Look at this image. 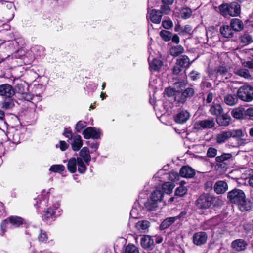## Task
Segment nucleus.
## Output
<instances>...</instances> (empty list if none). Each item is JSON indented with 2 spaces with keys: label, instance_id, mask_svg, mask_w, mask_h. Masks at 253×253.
I'll use <instances>...</instances> for the list:
<instances>
[{
  "label": "nucleus",
  "instance_id": "1",
  "mask_svg": "<svg viewBox=\"0 0 253 253\" xmlns=\"http://www.w3.org/2000/svg\"><path fill=\"white\" fill-rule=\"evenodd\" d=\"M237 95L242 101L251 102L253 100V87L250 85H244L239 87Z\"/></svg>",
  "mask_w": 253,
  "mask_h": 253
},
{
  "label": "nucleus",
  "instance_id": "2",
  "mask_svg": "<svg viewBox=\"0 0 253 253\" xmlns=\"http://www.w3.org/2000/svg\"><path fill=\"white\" fill-rule=\"evenodd\" d=\"M215 200V198L209 194H203L196 200L195 205L198 209L209 208Z\"/></svg>",
  "mask_w": 253,
  "mask_h": 253
},
{
  "label": "nucleus",
  "instance_id": "3",
  "mask_svg": "<svg viewBox=\"0 0 253 253\" xmlns=\"http://www.w3.org/2000/svg\"><path fill=\"white\" fill-rule=\"evenodd\" d=\"M8 222L10 223L12 225L15 227H18L23 224V220L20 217L12 216L7 219L3 220L0 225L1 236H3L6 231V225Z\"/></svg>",
  "mask_w": 253,
  "mask_h": 253
},
{
  "label": "nucleus",
  "instance_id": "4",
  "mask_svg": "<svg viewBox=\"0 0 253 253\" xmlns=\"http://www.w3.org/2000/svg\"><path fill=\"white\" fill-rule=\"evenodd\" d=\"M164 196L163 192L160 190L156 189L154 190L151 196V201H148L146 206L150 210H153L157 207V202L162 201Z\"/></svg>",
  "mask_w": 253,
  "mask_h": 253
},
{
  "label": "nucleus",
  "instance_id": "5",
  "mask_svg": "<svg viewBox=\"0 0 253 253\" xmlns=\"http://www.w3.org/2000/svg\"><path fill=\"white\" fill-rule=\"evenodd\" d=\"M245 194L241 189H234L228 193L227 198L229 201L234 204L240 203L242 200L244 199Z\"/></svg>",
  "mask_w": 253,
  "mask_h": 253
},
{
  "label": "nucleus",
  "instance_id": "6",
  "mask_svg": "<svg viewBox=\"0 0 253 253\" xmlns=\"http://www.w3.org/2000/svg\"><path fill=\"white\" fill-rule=\"evenodd\" d=\"M195 93V91L194 88L188 87L182 93L177 92L175 97H174V100L178 103L183 104L185 102L187 98L192 97Z\"/></svg>",
  "mask_w": 253,
  "mask_h": 253
},
{
  "label": "nucleus",
  "instance_id": "7",
  "mask_svg": "<svg viewBox=\"0 0 253 253\" xmlns=\"http://www.w3.org/2000/svg\"><path fill=\"white\" fill-rule=\"evenodd\" d=\"M15 94L12 86L8 84L0 85V96L5 98H11Z\"/></svg>",
  "mask_w": 253,
  "mask_h": 253
},
{
  "label": "nucleus",
  "instance_id": "8",
  "mask_svg": "<svg viewBox=\"0 0 253 253\" xmlns=\"http://www.w3.org/2000/svg\"><path fill=\"white\" fill-rule=\"evenodd\" d=\"M83 135L86 139L90 138L98 139L100 136V131L94 127L89 126L83 131Z\"/></svg>",
  "mask_w": 253,
  "mask_h": 253
},
{
  "label": "nucleus",
  "instance_id": "9",
  "mask_svg": "<svg viewBox=\"0 0 253 253\" xmlns=\"http://www.w3.org/2000/svg\"><path fill=\"white\" fill-rule=\"evenodd\" d=\"M16 92L20 94V97L22 99L30 101L33 99V96L27 92L28 88L22 84H17Z\"/></svg>",
  "mask_w": 253,
  "mask_h": 253
},
{
  "label": "nucleus",
  "instance_id": "10",
  "mask_svg": "<svg viewBox=\"0 0 253 253\" xmlns=\"http://www.w3.org/2000/svg\"><path fill=\"white\" fill-rule=\"evenodd\" d=\"M186 212L185 211L181 212L178 215L174 217H168L165 219L161 224L160 228L161 230H164L169 227L176 220L185 216Z\"/></svg>",
  "mask_w": 253,
  "mask_h": 253
},
{
  "label": "nucleus",
  "instance_id": "11",
  "mask_svg": "<svg viewBox=\"0 0 253 253\" xmlns=\"http://www.w3.org/2000/svg\"><path fill=\"white\" fill-rule=\"evenodd\" d=\"M147 18L154 23L159 24L161 22L162 15L158 10H148Z\"/></svg>",
  "mask_w": 253,
  "mask_h": 253
},
{
  "label": "nucleus",
  "instance_id": "12",
  "mask_svg": "<svg viewBox=\"0 0 253 253\" xmlns=\"http://www.w3.org/2000/svg\"><path fill=\"white\" fill-rule=\"evenodd\" d=\"M140 244L144 249L151 250L154 248V242L151 236L144 235L141 238Z\"/></svg>",
  "mask_w": 253,
  "mask_h": 253
},
{
  "label": "nucleus",
  "instance_id": "13",
  "mask_svg": "<svg viewBox=\"0 0 253 253\" xmlns=\"http://www.w3.org/2000/svg\"><path fill=\"white\" fill-rule=\"evenodd\" d=\"M207 240V236L204 232H198L195 233L193 236V242L194 244L200 246L204 244Z\"/></svg>",
  "mask_w": 253,
  "mask_h": 253
},
{
  "label": "nucleus",
  "instance_id": "14",
  "mask_svg": "<svg viewBox=\"0 0 253 253\" xmlns=\"http://www.w3.org/2000/svg\"><path fill=\"white\" fill-rule=\"evenodd\" d=\"M150 223L147 220L138 221L135 225V228L138 233H146L148 232Z\"/></svg>",
  "mask_w": 253,
  "mask_h": 253
},
{
  "label": "nucleus",
  "instance_id": "15",
  "mask_svg": "<svg viewBox=\"0 0 253 253\" xmlns=\"http://www.w3.org/2000/svg\"><path fill=\"white\" fill-rule=\"evenodd\" d=\"M247 245L248 243L246 241L239 239L233 241L231 246L236 251H242L246 249Z\"/></svg>",
  "mask_w": 253,
  "mask_h": 253
},
{
  "label": "nucleus",
  "instance_id": "16",
  "mask_svg": "<svg viewBox=\"0 0 253 253\" xmlns=\"http://www.w3.org/2000/svg\"><path fill=\"white\" fill-rule=\"evenodd\" d=\"M229 15L232 17H236L241 13L240 5L236 2H231L229 4Z\"/></svg>",
  "mask_w": 253,
  "mask_h": 253
},
{
  "label": "nucleus",
  "instance_id": "17",
  "mask_svg": "<svg viewBox=\"0 0 253 253\" xmlns=\"http://www.w3.org/2000/svg\"><path fill=\"white\" fill-rule=\"evenodd\" d=\"M179 174L183 177L192 178L195 175V172L192 168L189 166H183L180 170Z\"/></svg>",
  "mask_w": 253,
  "mask_h": 253
},
{
  "label": "nucleus",
  "instance_id": "18",
  "mask_svg": "<svg viewBox=\"0 0 253 253\" xmlns=\"http://www.w3.org/2000/svg\"><path fill=\"white\" fill-rule=\"evenodd\" d=\"M237 205L239 210L242 212L250 211L253 207L252 202L250 200L246 199V196L244 197V199L242 200Z\"/></svg>",
  "mask_w": 253,
  "mask_h": 253
},
{
  "label": "nucleus",
  "instance_id": "19",
  "mask_svg": "<svg viewBox=\"0 0 253 253\" xmlns=\"http://www.w3.org/2000/svg\"><path fill=\"white\" fill-rule=\"evenodd\" d=\"M190 117L189 113L186 110L180 111L175 117L174 120L176 122L182 124L186 122Z\"/></svg>",
  "mask_w": 253,
  "mask_h": 253
},
{
  "label": "nucleus",
  "instance_id": "20",
  "mask_svg": "<svg viewBox=\"0 0 253 253\" xmlns=\"http://www.w3.org/2000/svg\"><path fill=\"white\" fill-rule=\"evenodd\" d=\"M227 189L228 185L223 181H217L214 186V191L218 194L224 193Z\"/></svg>",
  "mask_w": 253,
  "mask_h": 253
},
{
  "label": "nucleus",
  "instance_id": "21",
  "mask_svg": "<svg viewBox=\"0 0 253 253\" xmlns=\"http://www.w3.org/2000/svg\"><path fill=\"white\" fill-rule=\"evenodd\" d=\"M215 123L213 119L204 120L197 122L196 125L197 127L202 128H211L214 126Z\"/></svg>",
  "mask_w": 253,
  "mask_h": 253
},
{
  "label": "nucleus",
  "instance_id": "22",
  "mask_svg": "<svg viewBox=\"0 0 253 253\" xmlns=\"http://www.w3.org/2000/svg\"><path fill=\"white\" fill-rule=\"evenodd\" d=\"M231 121L230 116L226 113L224 112L220 116L216 118L217 123L222 126H228Z\"/></svg>",
  "mask_w": 253,
  "mask_h": 253
},
{
  "label": "nucleus",
  "instance_id": "23",
  "mask_svg": "<svg viewBox=\"0 0 253 253\" xmlns=\"http://www.w3.org/2000/svg\"><path fill=\"white\" fill-rule=\"evenodd\" d=\"M220 32L224 38H226L233 37L234 33L230 25H224L220 27Z\"/></svg>",
  "mask_w": 253,
  "mask_h": 253
},
{
  "label": "nucleus",
  "instance_id": "24",
  "mask_svg": "<svg viewBox=\"0 0 253 253\" xmlns=\"http://www.w3.org/2000/svg\"><path fill=\"white\" fill-rule=\"evenodd\" d=\"M193 61H190L188 57L185 55L180 56L177 59L176 63L177 65L182 68H188Z\"/></svg>",
  "mask_w": 253,
  "mask_h": 253
},
{
  "label": "nucleus",
  "instance_id": "25",
  "mask_svg": "<svg viewBox=\"0 0 253 253\" xmlns=\"http://www.w3.org/2000/svg\"><path fill=\"white\" fill-rule=\"evenodd\" d=\"M230 25L234 32L240 31L244 28V24L242 21L237 18L232 19L230 21Z\"/></svg>",
  "mask_w": 253,
  "mask_h": 253
},
{
  "label": "nucleus",
  "instance_id": "26",
  "mask_svg": "<svg viewBox=\"0 0 253 253\" xmlns=\"http://www.w3.org/2000/svg\"><path fill=\"white\" fill-rule=\"evenodd\" d=\"M231 114L236 119H243L245 117V109L242 106L235 108L232 110Z\"/></svg>",
  "mask_w": 253,
  "mask_h": 253
},
{
  "label": "nucleus",
  "instance_id": "27",
  "mask_svg": "<svg viewBox=\"0 0 253 253\" xmlns=\"http://www.w3.org/2000/svg\"><path fill=\"white\" fill-rule=\"evenodd\" d=\"M238 97L235 94H226L224 97V103L229 106H234L236 105L238 101Z\"/></svg>",
  "mask_w": 253,
  "mask_h": 253
},
{
  "label": "nucleus",
  "instance_id": "28",
  "mask_svg": "<svg viewBox=\"0 0 253 253\" xmlns=\"http://www.w3.org/2000/svg\"><path fill=\"white\" fill-rule=\"evenodd\" d=\"M210 113L218 117L223 113V109L222 106L219 104H215L211 106L210 110Z\"/></svg>",
  "mask_w": 253,
  "mask_h": 253
},
{
  "label": "nucleus",
  "instance_id": "29",
  "mask_svg": "<svg viewBox=\"0 0 253 253\" xmlns=\"http://www.w3.org/2000/svg\"><path fill=\"white\" fill-rule=\"evenodd\" d=\"M71 146L72 149L74 151H77L80 150L83 146V141L80 135H77L74 137L73 142L71 143Z\"/></svg>",
  "mask_w": 253,
  "mask_h": 253
},
{
  "label": "nucleus",
  "instance_id": "30",
  "mask_svg": "<svg viewBox=\"0 0 253 253\" xmlns=\"http://www.w3.org/2000/svg\"><path fill=\"white\" fill-rule=\"evenodd\" d=\"M230 138L231 137L230 136L229 131H223L216 135V142L218 144H222L223 143H224L226 140H227Z\"/></svg>",
  "mask_w": 253,
  "mask_h": 253
},
{
  "label": "nucleus",
  "instance_id": "31",
  "mask_svg": "<svg viewBox=\"0 0 253 253\" xmlns=\"http://www.w3.org/2000/svg\"><path fill=\"white\" fill-rule=\"evenodd\" d=\"M80 155L82 159L88 165L91 160V156L89 154V151L87 147H84L80 152Z\"/></svg>",
  "mask_w": 253,
  "mask_h": 253
},
{
  "label": "nucleus",
  "instance_id": "32",
  "mask_svg": "<svg viewBox=\"0 0 253 253\" xmlns=\"http://www.w3.org/2000/svg\"><path fill=\"white\" fill-rule=\"evenodd\" d=\"M77 158H72L70 159L67 164V168L71 173H75L77 170Z\"/></svg>",
  "mask_w": 253,
  "mask_h": 253
},
{
  "label": "nucleus",
  "instance_id": "33",
  "mask_svg": "<svg viewBox=\"0 0 253 253\" xmlns=\"http://www.w3.org/2000/svg\"><path fill=\"white\" fill-rule=\"evenodd\" d=\"M55 213L53 209L48 208L42 215V219L47 222L48 219H53L55 217Z\"/></svg>",
  "mask_w": 253,
  "mask_h": 253
},
{
  "label": "nucleus",
  "instance_id": "34",
  "mask_svg": "<svg viewBox=\"0 0 253 253\" xmlns=\"http://www.w3.org/2000/svg\"><path fill=\"white\" fill-rule=\"evenodd\" d=\"M163 65L162 62L158 59H154L150 64L149 66L151 70L159 71Z\"/></svg>",
  "mask_w": 253,
  "mask_h": 253
},
{
  "label": "nucleus",
  "instance_id": "35",
  "mask_svg": "<svg viewBox=\"0 0 253 253\" xmlns=\"http://www.w3.org/2000/svg\"><path fill=\"white\" fill-rule=\"evenodd\" d=\"M184 50L182 46L178 45L172 47L170 49L169 52L171 55L176 57L182 53Z\"/></svg>",
  "mask_w": 253,
  "mask_h": 253
},
{
  "label": "nucleus",
  "instance_id": "36",
  "mask_svg": "<svg viewBox=\"0 0 253 253\" xmlns=\"http://www.w3.org/2000/svg\"><path fill=\"white\" fill-rule=\"evenodd\" d=\"M216 76H221L225 77V79H227L231 76L230 73L228 72L227 68L224 66H220L218 68L216 72Z\"/></svg>",
  "mask_w": 253,
  "mask_h": 253
},
{
  "label": "nucleus",
  "instance_id": "37",
  "mask_svg": "<svg viewBox=\"0 0 253 253\" xmlns=\"http://www.w3.org/2000/svg\"><path fill=\"white\" fill-rule=\"evenodd\" d=\"M175 187V184L172 182L165 183L162 186V189L167 194H170Z\"/></svg>",
  "mask_w": 253,
  "mask_h": 253
},
{
  "label": "nucleus",
  "instance_id": "38",
  "mask_svg": "<svg viewBox=\"0 0 253 253\" xmlns=\"http://www.w3.org/2000/svg\"><path fill=\"white\" fill-rule=\"evenodd\" d=\"M77 165L78 166V171L81 174L84 173L86 170V167L81 157H77Z\"/></svg>",
  "mask_w": 253,
  "mask_h": 253
},
{
  "label": "nucleus",
  "instance_id": "39",
  "mask_svg": "<svg viewBox=\"0 0 253 253\" xmlns=\"http://www.w3.org/2000/svg\"><path fill=\"white\" fill-rule=\"evenodd\" d=\"M160 36L166 42L169 41L172 37V33L167 30H162L160 32Z\"/></svg>",
  "mask_w": 253,
  "mask_h": 253
},
{
  "label": "nucleus",
  "instance_id": "40",
  "mask_svg": "<svg viewBox=\"0 0 253 253\" xmlns=\"http://www.w3.org/2000/svg\"><path fill=\"white\" fill-rule=\"evenodd\" d=\"M14 106V102L13 99L9 98L8 100H5L1 104L2 108L9 110L12 108Z\"/></svg>",
  "mask_w": 253,
  "mask_h": 253
},
{
  "label": "nucleus",
  "instance_id": "41",
  "mask_svg": "<svg viewBox=\"0 0 253 253\" xmlns=\"http://www.w3.org/2000/svg\"><path fill=\"white\" fill-rule=\"evenodd\" d=\"M230 131V137L234 138H242L244 136V133L241 129L233 130Z\"/></svg>",
  "mask_w": 253,
  "mask_h": 253
},
{
  "label": "nucleus",
  "instance_id": "42",
  "mask_svg": "<svg viewBox=\"0 0 253 253\" xmlns=\"http://www.w3.org/2000/svg\"><path fill=\"white\" fill-rule=\"evenodd\" d=\"M220 13L223 16L226 17L229 15V4H222L218 6Z\"/></svg>",
  "mask_w": 253,
  "mask_h": 253
},
{
  "label": "nucleus",
  "instance_id": "43",
  "mask_svg": "<svg viewBox=\"0 0 253 253\" xmlns=\"http://www.w3.org/2000/svg\"><path fill=\"white\" fill-rule=\"evenodd\" d=\"M241 42L246 44H249L253 42V37L248 33H245L240 37Z\"/></svg>",
  "mask_w": 253,
  "mask_h": 253
},
{
  "label": "nucleus",
  "instance_id": "44",
  "mask_svg": "<svg viewBox=\"0 0 253 253\" xmlns=\"http://www.w3.org/2000/svg\"><path fill=\"white\" fill-rule=\"evenodd\" d=\"M232 157V155L230 153H224L221 156H219L216 157L215 160L217 162H223L228 159H230Z\"/></svg>",
  "mask_w": 253,
  "mask_h": 253
},
{
  "label": "nucleus",
  "instance_id": "45",
  "mask_svg": "<svg viewBox=\"0 0 253 253\" xmlns=\"http://www.w3.org/2000/svg\"><path fill=\"white\" fill-rule=\"evenodd\" d=\"M236 74L245 78H249L250 77V75L248 70L246 69H241L237 70L235 72Z\"/></svg>",
  "mask_w": 253,
  "mask_h": 253
},
{
  "label": "nucleus",
  "instance_id": "46",
  "mask_svg": "<svg viewBox=\"0 0 253 253\" xmlns=\"http://www.w3.org/2000/svg\"><path fill=\"white\" fill-rule=\"evenodd\" d=\"M65 167L62 165H53L49 169V170L54 172H61L64 170Z\"/></svg>",
  "mask_w": 253,
  "mask_h": 253
},
{
  "label": "nucleus",
  "instance_id": "47",
  "mask_svg": "<svg viewBox=\"0 0 253 253\" xmlns=\"http://www.w3.org/2000/svg\"><path fill=\"white\" fill-rule=\"evenodd\" d=\"M125 253H139V250L135 246L129 244L126 248Z\"/></svg>",
  "mask_w": 253,
  "mask_h": 253
},
{
  "label": "nucleus",
  "instance_id": "48",
  "mask_svg": "<svg viewBox=\"0 0 253 253\" xmlns=\"http://www.w3.org/2000/svg\"><path fill=\"white\" fill-rule=\"evenodd\" d=\"M169 5L164 4L161 6L160 10H159L161 14L168 15L169 14L171 11V9L169 6Z\"/></svg>",
  "mask_w": 253,
  "mask_h": 253
},
{
  "label": "nucleus",
  "instance_id": "49",
  "mask_svg": "<svg viewBox=\"0 0 253 253\" xmlns=\"http://www.w3.org/2000/svg\"><path fill=\"white\" fill-rule=\"evenodd\" d=\"M186 192L187 189L186 188V187L183 186H180L176 188L175 192V195L176 196H182L184 194H185Z\"/></svg>",
  "mask_w": 253,
  "mask_h": 253
},
{
  "label": "nucleus",
  "instance_id": "50",
  "mask_svg": "<svg viewBox=\"0 0 253 253\" xmlns=\"http://www.w3.org/2000/svg\"><path fill=\"white\" fill-rule=\"evenodd\" d=\"M86 126V123L84 121H79L77 122L75 129L77 132H80Z\"/></svg>",
  "mask_w": 253,
  "mask_h": 253
},
{
  "label": "nucleus",
  "instance_id": "51",
  "mask_svg": "<svg viewBox=\"0 0 253 253\" xmlns=\"http://www.w3.org/2000/svg\"><path fill=\"white\" fill-rule=\"evenodd\" d=\"M217 151L213 147H210L207 151V155L208 157L213 158L217 155Z\"/></svg>",
  "mask_w": 253,
  "mask_h": 253
},
{
  "label": "nucleus",
  "instance_id": "52",
  "mask_svg": "<svg viewBox=\"0 0 253 253\" xmlns=\"http://www.w3.org/2000/svg\"><path fill=\"white\" fill-rule=\"evenodd\" d=\"M191 15V11L188 8L183 9L181 11V16L184 19L188 18Z\"/></svg>",
  "mask_w": 253,
  "mask_h": 253
},
{
  "label": "nucleus",
  "instance_id": "53",
  "mask_svg": "<svg viewBox=\"0 0 253 253\" xmlns=\"http://www.w3.org/2000/svg\"><path fill=\"white\" fill-rule=\"evenodd\" d=\"M162 26L166 29H169L173 26V23L170 19L163 21Z\"/></svg>",
  "mask_w": 253,
  "mask_h": 253
},
{
  "label": "nucleus",
  "instance_id": "54",
  "mask_svg": "<svg viewBox=\"0 0 253 253\" xmlns=\"http://www.w3.org/2000/svg\"><path fill=\"white\" fill-rule=\"evenodd\" d=\"M48 239V237L46 235V233L43 231L41 230H40V233L38 236V240L40 242H43L47 241Z\"/></svg>",
  "mask_w": 253,
  "mask_h": 253
},
{
  "label": "nucleus",
  "instance_id": "55",
  "mask_svg": "<svg viewBox=\"0 0 253 253\" xmlns=\"http://www.w3.org/2000/svg\"><path fill=\"white\" fill-rule=\"evenodd\" d=\"M189 76L192 80L195 81L200 78V74L199 72L193 70L190 73Z\"/></svg>",
  "mask_w": 253,
  "mask_h": 253
},
{
  "label": "nucleus",
  "instance_id": "56",
  "mask_svg": "<svg viewBox=\"0 0 253 253\" xmlns=\"http://www.w3.org/2000/svg\"><path fill=\"white\" fill-rule=\"evenodd\" d=\"M177 92H178V91H176L173 89L171 88H167L165 90V94L168 96V97H171L172 96L174 95L175 96V95L177 93Z\"/></svg>",
  "mask_w": 253,
  "mask_h": 253
},
{
  "label": "nucleus",
  "instance_id": "57",
  "mask_svg": "<svg viewBox=\"0 0 253 253\" xmlns=\"http://www.w3.org/2000/svg\"><path fill=\"white\" fill-rule=\"evenodd\" d=\"M179 175L177 172L171 171L169 173V179L171 181H175L178 179Z\"/></svg>",
  "mask_w": 253,
  "mask_h": 253
},
{
  "label": "nucleus",
  "instance_id": "58",
  "mask_svg": "<svg viewBox=\"0 0 253 253\" xmlns=\"http://www.w3.org/2000/svg\"><path fill=\"white\" fill-rule=\"evenodd\" d=\"M59 146L60 150L62 151L66 150L69 147V145L64 141H60Z\"/></svg>",
  "mask_w": 253,
  "mask_h": 253
},
{
  "label": "nucleus",
  "instance_id": "59",
  "mask_svg": "<svg viewBox=\"0 0 253 253\" xmlns=\"http://www.w3.org/2000/svg\"><path fill=\"white\" fill-rule=\"evenodd\" d=\"M182 67H181L180 65H177V63L176 65L173 67L172 69V72L174 74L178 75L182 71Z\"/></svg>",
  "mask_w": 253,
  "mask_h": 253
},
{
  "label": "nucleus",
  "instance_id": "60",
  "mask_svg": "<svg viewBox=\"0 0 253 253\" xmlns=\"http://www.w3.org/2000/svg\"><path fill=\"white\" fill-rule=\"evenodd\" d=\"M191 27L189 25H186L184 27H182L181 33L184 34L185 33H189L191 30Z\"/></svg>",
  "mask_w": 253,
  "mask_h": 253
},
{
  "label": "nucleus",
  "instance_id": "61",
  "mask_svg": "<svg viewBox=\"0 0 253 253\" xmlns=\"http://www.w3.org/2000/svg\"><path fill=\"white\" fill-rule=\"evenodd\" d=\"M63 135L67 138L69 139H71L72 138V134L70 130H68L67 128H65L64 132Z\"/></svg>",
  "mask_w": 253,
  "mask_h": 253
},
{
  "label": "nucleus",
  "instance_id": "62",
  "mask_svg": "<svg viewBox=\"0 0 253 253\" xmlns=\"http://www.w3.org/2000/svg\"><path fill=\"white\" fill-rule=\"evenodd\" d=\"M246 116L253 117V107H250L245 110V117Z\"/></svg>",
  "mask_w": 253,
  "mask_h": 253
},
{
  "label": "nucleus",
  "instance_id": "63",
  "mask_svg": "<svg viewBox=\"0 0 253 253\" xmlns=\"http://www.w3.org/2000/svg\"><path fill=\"white\" fill-rule=\"evenodd\" d=\"M213 97H214V94L212 92H209L208 94V95H207V98H206V102L207 103H211L213 98Z\"/></svg>",
  "mask_w": 253,
  "mask_h": 253
},
{
  "label": "nucleus",
  "instance_id": "64",
  "mask_svg": "<svg viewBox=\"0 0 253 253\" xmlns=\"http://www.w3.org/2000/svg\"><path fill=\"white\" fill-rule=\"evenodd\" d=\"M2 4L4 5V6H6L9 9H11L14 7V5L12 2L4 1L2 3Z\"/></svg>",
  "mask_w": 253,
  "mask_h": 253
}]
</instances>
